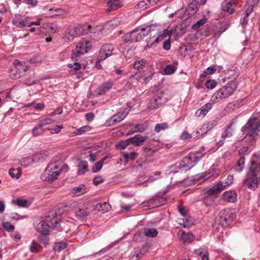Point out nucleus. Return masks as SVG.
I'll use <instances>...</instances> for the list:
<instances>
[{
  "mask_svg": "<svg viewBox=\"0 0 260 260\" xmlns=\"http://www.w3.org/2000/svg\"><path fill=\"white\" fill-rule=\"evenodd\" d=\"M59 220L57 214L53 211H50L35 225V228L42 235H47L49 228L56 227Z\"/></svg>",
  "mask_w": 260,
  "mask_h": 260,
  "instance_id": "obj_1",
  "label": "nucleus"
},
{
  "mask_svg": "<svg viewBox=\"0 0 260 260\" xmlns=\"http://www.w3.org/2000/svg\"><path fill=\"white\" fill-rule=\"evenodd\" d=\"M243 138L250 141H254L257 136H260V119L256 117L250 118L242 128Z\"/></svg>",
  "mask_w": 260,
  "mask_h": 260,
  "instance_id": "obj_2",
  "label": "nucleus"
},
{
  "mask_svg": "<svg viewBox=\"0 0 260 260\" xmlns=\"http://www.w3.org/2000/svg\"><path fill=\"white\" fill-rule=\"evenodd\" d=\"M62 162L57 158L52 159L41 176V179L52 182L57 178L61 170Z\"/></svg>",
  "mask_w": 260,
  "mask_h": 260,
  "instance_id": "obj_3",
  "label": "nucleus"
},
{
  "mask_svg": "<svg viewBox=\"0 0 260 260\" xmlns=\"http://www.w3.org/2000/svg\"><path fill=\"white\" fill-rule=\"evenodd\" d=\"M151 26L152 25H149L146 27L133 30L122 37L123 41L126 43L140 41L150 32Z\"/></svg>",
  "mask_w": 260,
  "mask_h": 260,
  "instance_id": "obj_4",
  "label": "nucleus"
},
{
  "mask_svg": "<svg viewBox=\"0 0 260 260\" xmlns=\"http://www.w3.org/2000/svg\"><path fill=\"white\" fill-rule=\"evenodd\" d=\"M90 28L91 25H90L80 24L77 26H70L66 31L64 34V38L67 41H72L75 38L87 33Z\"/></svg>",
  "mask_w": 260,
  "mask_h": 260,
  "instance_id": "obj_5",
  "label": "nucleus"
},
{
  "mask_svg": "<svg viewBox=\"0 0 260 260\" xmlns=\"http://www.w3.org/2000/svg\"><path fill=\"white\" fill-rule=\"evenodd\" d=\"M204 154L200 151L191 152L188 155L185 157L180 162L179 168L181 170H188L194 166Z\"/></svg>",
  "mask_w": 260,
  "mask_h": 260,
  "instance_id": "obj_6",
  "label": "nucleus"
},
{
  "mask_svg": "<svg viewBox=\"0 0 260 260\" xmlns=\"http://www.w3.org/2000/svg\"><path fill=\"white\" fill-rule=\"evenodd\" d=\"M235 215L232 211L229 209H223L220 211L218 214L216 220L223 227H226L233 220Z\"/></svg>",
  "mask_w": 260,
  "mask_h": 260,
  "instance_id": "obj_7",
  "label": "nucleus"
},
{
  "mask_svg": "<svg viewBox=\"0 0 260 260\" xmlns=\"http://www.w3.org/2000/svg\"><path fill=\"white\" fill-rule=\"evenodd\" d=\"M13 64L15 66V69L12 70L10 73V77L12 79L21 78L24 75V73L28 70L27 66L25 65L22 62L17 59L14 61Z\"/></svg>",
  "mask_w": 260,
  "mask_h": 260,
  "instance_id": "obj_8",
  "label": "nucleus"
},
{
  "mask_svg": "<svg viewBox=\"0 0 260 260\" xmlns=\"http://www.w3.org/2000/svg\"><path fill=\"white\" fill-rule=\"evenodd\" d=\"M90 48V45L89 41L85 40L80 41L76 46L75 51L73 52L71 58L74 61L78 60V57L86 53Z\"/></svg>",
  "mask_w": 260,
  "mask_h": 260,
  "instance_id": "obj_9",
  "label": "nucleus"
},
{
  "mask_svg": "<svg viewBox=\"0 0 260 260\" xmlns=\"http://www.w3.org/2000/svg\"><path fill=\"white\" fill-rule=\"evenodd\" d=\"M237 88L235 82H231L226 85L223 86L218 90L216 93V97L220 99L226 98L234 93Z\"/></svg>",
  "mask_w": 260,
  "mask_h": 260,
  "instance_id": "obj_10",
  "label": "nucleus"
},
{
  "mask_svg": "<svg viewBox=\"0 0 260 260\" xmlns=\"http://www.w3.org/2000/svg\"><path fill=\"white\" fill-rule=\"evenodd\" d=\"M243 182L249 189L254 190L258 186L260 183V178L248 172L246 178L243 180Z\"/></svg>",
  "mask_w": 260,
  "mask_h": 260,
  "instance_id": "obj_11",
  "label": "nucleus"
},
{
  "mask_svg": "<svg viewBox=\"0 0 260 260\" xmlns=\"http://www.w3.org/2000/svg\"><path fill=\"white\" fill-rule=\"evenodd\" d=\"M114 50V47L112 44L108 43L102 45L99 52V60H104L107 57L112 55Z\"/></svg>",
  "mask_w": 260,
  "mask_h": 260,
  "instance_id": "obj_12",
  "label": "nucleus"
},
{
  "mask_svg": "<svg viewBox=\"0 0 260 260\" xmlns=\"http://www.w3.org/2000/svg\"><path fill=\"white\" fill-rule=\"evenodd\" d=\"M248 172L260 178V158L256 155L252 156Z\"/></svg>",
  "mask_w": 260,
  "mask_h": 260,
  "instance_id": "obj_13",
  "label": "nucleus"
},
{
  "mask_svg": "<svg viewBox=\"0 0 260 260\" xmlns=\"http://www.w3.org/2000/svg\"><path fill=\"white\" fill-rule=\"evenodd\" d=\"M224 187L225 185H223V183L219 181L207 189L206 192L211 197H216L224 188Z\"/></svg>",
  "mask_w": 260,
  "mask_h": 260,
  "instance_id": "obj_14",
  "label": "nucleus"
},
{
  "mask_svg": "<svg viewBox=\"0 0 260 260\" xmlns=\"http://www.w3.org/2000/svg\"><path fill=\"white\" fill-rule=\"evenodd\" d=\"M75 214L78 220H84L89 215V211L87 208H79L75 211Z\"/></svg>",
  "mask_w": 260,
  "mask_h": 260,
  "instance_id": "obj_15",
  "label": "nucleus"
},
{
  "mask_svg": "<svg viewBox=\"0 0 260 260\" xmlns=\"http://www.w3.org/2000/svg\"><path fill=\"white\" fill-rule=\"evenodd\" d=\"M236 4L232 1H224L221 4V10L223 11L227 12L229 14H232L234 13L235 9L234 5Z\"/></svg>",
  "mask_w": 260,
  "mask_h": 260,
  "instance_id": "obj_16",
  "label": "nucleus"
},
{
  "mask_svg": "<svg viewBox=\"0 0 260 260\" xmlns=\"http://www.w3.org/2000/svg\"><path fill=\"white\" fill-rule=\"evenodd\" d=\"M147 139V137L146 136L144 137L140 135H137L134 137L129 138L128 141H130L131 144H133L136 146H141Z\"/></svg>",
  "mask_w": 260,
  "mask_h": 260,
  "instance_id": "obj_17",
  "label": "nucleus"
},
{
  "mask_svg": "<svg viewBox=\"0 0 260 260\" xmlns=\"http://www.w3.org/2000/svg\"><path fill=\"white\" fill-rule=\"evenodd\" d=\"M107 6L108 8L106 10L107 12H111L117 10L122 6V4L119 0H109Z\"/></svg>",
  "mask_w": 260,
  "mask_h": 260,
  "instance_id": "obj_18",
  "label": "nucleus"
},
{
  "mask_svg": "<svg viewBox=\"0 0 260 260\" xmlns=\"http://www.w3.org/2000/svg\"><path fill=\"white\" fill-rule=\"evenodd\" d=\"M222 197L224 201L228 202L234 203L237 199V193L235 191H227L223 193Z\"/></svg>",
  "mask_w": 260,
  "mask_h": 260,
  "instance_id": "obj_19",
  "label": "nucleus"
},
{
  "mask_svg": "<svg viewBox=\"0 0 260 260\" xmlns=\"http://www.w3.org/2000/svg\"><path fill=\"white\" fill-rule=\"evenodd\" d=\"M211 108L212 104L210 103H207L202 106L201 109L198 110L196 112L195 114L197 117H200L201 116H204L208 112L209 110L211 109Z\"/></svg>",
  "mask_w": 260,
  "mask_h": 260,
  "instance_id": "obj_20",
  "label": "nucleus"
},
{
  "mask_svg": "<svg viewBox=\"0 0 260 260\" xmlns=\"http://www.w3.org/2000/svg\"><path fill=\"white\" fill-rule=\"evenodd\" d=\"M86 192V187L84 184H80L79 186L74 187L71 190L72 196H79Z\"/></svg>",
  "mask_w": 260,
  "mask_h": 260,
  "instance_id": "obj_21",
  "label": "nucleus"
},
{
  "mask_svg": "<svg viewBox=\"0 0 260 260\" xmlns=\"http://www.w3.org/2000/svg\"><path fill=\"white\" fill-rule=\"evenodd\" d=\"M112 86L113 84L111 82H106L98 88L97 92L100 95L104 94L112 88Z\"/></svg>",
  "mask_w": 260,
  "mask_h": 260,
  "instance_id": "obj_22",
  "label": "nucleus"
},
{
  "mask_svg": "<svg viewBox=\"0 0 260 260\" xmlns=\"http://www.w3.org/2000/svg\"><path fill=\"white\" fill-rule=\"evenodd\" d=\"M154 96L155 98L158 99L159 104L161 105H164L167 102L169 99L170 98V96L166 93L165 91H161L158 92Z\"/></svg>",
  "mask_w": 260,
  "mask_h": 260,
  "instance_id": "obj_23",
  "label": "nucleus"
},
{
  "mask_svg": "<svg viewBox=\"0 0 260 260\" xmlns=\"http://www.w3.org/2000/svg\"><path fill=\"white\" fill-rule=\"evenodd\" d=\"M172 35V32L168 30V29H165L163 31V32L160 34L157 37H156L154 40V42L151 43V46L154 43H158L159 42L162 41L165 38L167 37H171Z\"/></svg>",
  "mask_w": 260,
  "mask_h": 260,
  "instance_id": "obj_24",
  "label": "nucleus"
},
{
  "mask_svg": "<svg viewBox=\"0 0 260 260\" xmlns=\"http://www.w3.org/2000/svg\"><path fill=\"white\" fill-rule=\"evenodd\" d=\"M48 156V154L45 152H38L32 156L35 163L43 161Z\"/></svg>",
  "mask_w": 260,
  "mask_h": 260,
  "instance_id": "obj_25",
  "label": "nucleus"
},
{
  "mask_svg": "<svg viewBox=\"0 0 260 260\" xmlns=\"http://www.w3.org/2000/svg\"><path fill=\"white\" fill-rule=\"evenodd\" d=\"M213 127V124L212 123H208L203 125L202 127L199 131L196 132V134L201 135V136H203L209 131L211 130Z\"/></svg>",
  "mask_w": 260,
  "mask_h": 260,
  "instance_id": "obj_26",
  "label": "nucleus"
},
{
  "mask_svg": "<svg viewBox=\"0 0 260 260\" xmlns=\"http://www.w3.org/2000/svg\"><path fill=\"white\" fill-rule=\"evenodd\" d=\"M118 114H116L112 116L110 119L107 121V125L108 126L113 125L121 122L124 119V115H122V117L120 118L118 117Z\"/></svg>",
  "mask_w": 260,
  "mask_h": 260,
  "instance_id": "obj_27",
  "label": "nucleus"
},
{
  "mask_svg": "<svg viewBox=\"0 0 260 260\" xmlns=\"http://www.w3.org/2000/svg\"><path fill=\"white\" fill-rule=\"evenodd\" d=\"M46 129H47L46 127L39 123L32 129V134L35 137L38 136L43 134Z\"/></svg>",
  "mask_w": 260,
  "mask_h": 260,
  "instance_id": "obj_28",
  "label": "nucleus"
},
{
  "mask_svg": "<svg viewBox=\"0 0 260 260\" xmlns=\"http://www.w3.org/2000/svg\"><path fill=\"white\" fill-rule=\"evenodd\" d=\"M88 170L87 162L85 160L80 161L78 165V173L84 174Z\"/></svg>",
  "mask_w": 260,
  "mask_h": 260,
  "instance_id": "obj_29",
  "label": "nucleus"
},
{
  "mask_svg": "<svg viewBox=\"0 0 260 260\" xmlns=\"http://www.w3.org/2000/svg\"><path fill=\"white\" fill-rule=\"evenodd\" d=\"M158 232L156 229L154 228L147 229L145 228L144 229V235L150 238H153L157 236Z\"/></svg>",
  "mask_w": 260,
  "mask_h": 260,
  "instance_id": "obj_30",
  "label": "nucleus"
},
{
  "mask_svg": "<svg viewBox=\"0 0 260 260\" xmlns=\"http://www.w3.org/2000/svg\"><path fill=\"white\" fill-rule=\"evenodd\" d=\"M245 164V157L241 156L240 158L238 160L237 164L235 165L234 167L235 171L237 172H241L243 171L244 168Z\"/></svg>",
  "mask_w": 260,
  "mask_h": 260,
  "instance_id": "obj_31",
  "label": "nucleus"
},
{
  "mask_svg": "<svg viewBox=\"0 0 260 260\" xmlns=\"http://www.w3.org/2000/svg\"><path fill=\"white\" fill-rule=\"evenodd\" d=\"M96 208L98 210L101 211L102 212H106L108 211L110 208L111 206L109 204L106 202L103 203H98L96 205Z\"/></svg>",
  "mask_w": 260,
  "mask_h": 260,
  "instance_id": "obj_32",
  "label": "nucleus"
},
{
  "mask_svg": "<svg viewBox=\"0 0 260 260\" xmlns=\"http://www.w3.org/2000/svg\"><path fill=\"white\" fill-rule=\"evenodd\" d=\"M161 106V105L159 104L158 99L155 98L154 96L150 100L148 106L150 109H155L159 108Z\"/></svg>",
  "mask_w": 260,
  "mask_h": 260,
  "instance_id": "obj_33",
  "label": "nucleus"
},
{
  "mask_svg": "<svg viewBox=\"0 0 260 260\" xmlns=\"http://www.w3.org/2000/svg\"><path fill=\"white\" fill-rule=\"evenodd\" d=\"M9 174L12 178L18 179L21 174V169L19 167L17 169L11 168L9 170Z\"/></svg>",
  "mask_w": 260,
  "mask_h": 260,
  "instance_id": "obj_34",
  "label": "nucleus"
},
{
  "mask_svg": "<svg viewBox=\"0 0 260 260\" xmlns=\"http://www.w3.org/2000/svg\"><path fill=\"white\" fill-rule=\"evenodd\" d=\"M181 238L184 242H190L193 240L194 236L191 233L183 232L181 235Z\"/></svg>",
  "mask_w": 260,
  "mask_h": 260,
  "instance_id": "obj_35",
  "label": "nucleus"
},
{
  "mask_svg": "<svg viewBox=\"0 0 260 260\" xmlns=\"http://www.w3.org/2000/svg\"><path fill=\"white\" fill-rule=\"evenodd\" d=\"M159 0H143L139 3V5L141 7H144L145 8L149 7L150 6H153Z\"/></svg>",
  "mask_w": 260,
  "mask_h": 260,
  "instance_id": "obj_36",
  "label": "nucleus"
},
{
  "mask_svg": "<svg viewBox=\"0 0 260 260\" xmlns=\"http://www.w3.org/2000/svg\"><path fill=\"white\" fill-rule=\"evenodd\" d=\"M197 11V6L193 3H190L186 9V12H187V14L190 15H192L194 14Z\"/></svg>",
  "mask_w": 260,
  "mask_h": 260,
  "instance_id": "obj_37",
  "label": "nucleus"
},
{
  "mask_svg": "<svg viewBox=\"0 0 260 260\" xmlns=\"http://www.w3.org/2000/svg\"><path fill=\"white\" fill-rule=\"evenodd\" d=\"M22 166L27 167L34 162L32 157L27 156L22 158L20 161Z\"/></svg>",
  "mask_w": 260,
  "mask_h": 260,
  "instance_id": "obj_38",
  "label": "nucleus"
},
{
  "mask_svg": "<svg viewBox=\"0 0 260 260\" xmlns=\"http://www.w3.org/2000/svg\"><path fill=\"white\" fill-rule=\"evenodd\" d=\"M131 144L130 141H128V139L125 140L120 141L116 145V147L121 149H125L128 144Z\"/></svg>",
  "mask_w": 260,
  "mask_h": 260,
  "instance_id": "obj_39",
  "label": "nucleus"
},
{
  "mask_svg": "<svg viewBox=\"0 0 260 260\" xmlns=\"http://www.w3.org/2000/svg\"><path fill=\"white\" fill-rule=\"evenodd\" d=\"M138 153L135 152H133L130 153H124L123 155L126 162H128L129 160L135 159Z\"/></svg>",
  "mask_w": 260,
  "mask_h": 260,
  "instance_id": "obj_40",
  "label": "nucleus"
},
{
  "mask_svg": "<svg viewBox=\"0 0 260 260\" xmlns=\"http://www.w3.org/2000/svg\"><path fill=\"white\" fill-rule=\"evenodd\" d=\"M215 173L216 171H214V169H212L203 173L202 175V177L204 180H206L211 178V177L214 176V174Z\"/></svg>",
  "mask_w": 260,
  "mask_h": 260,
  "instance_id": "obj_41",
  "label": "nucleus"
},
{
  "mask_svg": "<svg viewBox=\"0 0 260 260\" xmlns=\"http://www.w3.org/2000/svg\"><path fill=\"white\" fill-rule=\"evenodd\" d=\"M91 129L90 126L85 125L79 128H78L76 132H74L73 133L75 135H81L84 132H88Z\"/></svg>",
  "mask_w": 260,
  "mask_h": 260,
  "instance_id": "obj_42",
  "label": "nucleus"
},
{
  "mask_svg": "<svg viewBox=\"0 0 260 260\" xmlns=\"http://www.w3.org/2000/svg\"><path fill=\"white\" fill-rule=\"evenodd\" d=\"M67 247V244L65 242H58L56 243L54 246L53 249L55 251H60Z\"/></svg>",
  "mask_w": 260,
  "mask_h": 260,
  "instance_id": "obj_43",
  "label": "nucleus"
},
{
  "mask_svg": "<svg viewBox=\"0 0 260 260\" xmlns=\"http://www.w3.org/2000/svg\"><path fill=\"white\" fill-rule=\"evenodd\" d=\"M232 124H230L226 128V129L224 131V132L222 134V138H227L230 137L232 136L234 130L232 128Z\"/></svg>",
  "mask_w": 260,
  "mask_h": 260,
  "instance_id": "obj_44",
  "label": "nucleus"
},
{
  "mask_svg": "<svg viewBox=\"0 0 260 260\" xmlns=\"http://www.w3.org/2000/svg\"><path fill=\"white\" fill-rule=\"evenodd\" d=\"M63 126L62 124L61 125H56L55 127L53 128H49V127H47L46 128L52 134H57L61 131V130L63 128Z\"/></svg>",
  "mask_w": 260,
  "mask_h": 260,
  "instance_id": "obj_45",
  "label": "nucleus"
},
{
  "mask_svg": "<svg viewBox=\"0 0 260 260\" xmlns=\"http://www.w3.org/2000/svg\"><path fill=\"white\" fill-rule=\"evenodd\" d=\"M168 127V125L167 123H159V124H157L155 125L154 130L156 132L159 133L161 131L164 130V129L167 128Z\"/></svg>",
  "mask_w": 260,
  "mask_h": 260,
  "instance_id": "obj_46",
  "label": "nucleus"
},
{
  "mask_svg": "<svg viewBox=\"0 0 260 260\" xmlns=\"http://www.w3.org/2000/svg\"><path fill=\"white\" fill-rule=\"evenodd\" d=\"M147 128V126L145 124H138L135 126L134 127L133 132H143Z\"/></svg>",
  "mask_w": 260,
  "mask_h": 260,
  "instance_id": "obj_47",
  "label": "nucleus"
},
{
  "mask_svg": "<svg viewBox=\"0 0 260 260\" xmlns=\"http://www.w3.org/2000/svg\"><path fill=\"white\" fill-rule=\"evenodd\" d=\"M3 227L8 232H11L14 231L15 227L11 224L10 222L7 221L3 223Z\"/></svg>",
  "mask_w": 260,
  "mask_h": 260,
  "instance_id": "obj_48",
  "label": "nucleus"
},
{
  "mask_svg": "<svg viewBox=\"0 0 260 260\" xmlns=\"http://www.w3.org/2000/svg\"><path fill=\"white\" fill-rule=\"evenodd\" d=\"M176 70L174 65H167L165 68V72L166 74L171 75L173 74Z\"/></svg>",
  "mask_w": 260,
  "mask_h": 260,
  "instance_id": "obj_49",
  "label": "nucleus"
},
{
  "mask_svg": "<svg viewBox=\"0 0 260 260\" xmlns=\"http://www.w3.org/2000/svg\"><path fill=\"white\" fill-rule=\"evenodd\" d=\"M207 21V19L206 18H202L199 20L197 23L193 24L192 26V28L193 29H197L199 28L201 25H203L206 23Z\"/></svg>",
  "mask_w": 260,
  "mask_h": 260,
  "instance_id": "obj_50",
  "label": "nucleus"
},
{
  "mask_svg": "<svg viewBox=\"0 0 260 260\" xmlns=\"http://www.w3.org/2000/svg\"><path fill=\"white\" fill-rule=\"evenodd\" d=\"M152 201H154L156 202L157 201L160 203L161 204H163L164 202L166 201V199L162 197H160L159 196L155 195L152 197V199L148 200V203H150Z\"/></svg>",
  "mask_w": 260,
  "mask_h": 260,
  "instance_id": "obj_51",
  "label": "nucleus"
},
{
  "mask_svg": "<svg viewBox=\"0 0 260 260\" xmlns=\"http://www.w3.org/2000/svg\"><path fill=\"white\" fill-rule=\"evenodd\" d=\"M103 167L102 161H98L96 162L92 168V171L93 173H96L100 171Z\"/></svg>",
  "mask_w": 260,
  "mask_h": 260,
  "instance_id": "obj_52",
  "label": "nucleus"
},
{
  "mask_svg": "<svg viewBox=\"0 0 260 260\" xmlns=\"http://www.w3.org/2000/svg\"><path fill=\"white\" fill-rule=\"evenodd\" d=\"M145 66V61L144 60H139L136 61L134 64V67L135 69L138 70L143 69Z\"/></svg>",
  "mask_w": 260,
  "mask_h": 260,
  "instance_id": "obj_53",
  "label": "nucleus"
},
{
  "mask_svg": "<svg viewBox=\"0 0 260 260\" xmlns=\"http://www.w3.org/2000/svg\"><path fill=\"white\" fill-rule=\"evenodd\" d=\"M39 83V80H32L30 78L26 79L24 80V84L27 86H30Z\"/></svg>",
  "mask_w": 260,
  "mask_h": 260,
  "instance_id": "obj_54",
  "label": "nucleus"
},
{
  "mask_svg": "<svg viewBox=\"0 0 260 260\" xmlns=\"http://www.w3.org/2000/svg\"><path fill=\"white\" fill-rule=\"evenodd\" d=\"M31 106H33L34 108L38 110H42L44 107V105L43 103H38L35 104L34 103H31L27 105V107H30Z\"/></svg>",
  "mask_w": 260,
  "mask_h": 260,
  "instance_id": "obj_55",
  "label": "nucleus"
},
{
  "mask_svg": "<svg viewBox=\"0 0 260 260\" xmlns=\"http://www.w3.org/2000/svg\"><path fill=\"white\" fill-rule=\"evenodd\" d=\"M217 84L215 80H208L206 82L205 85L207 88L213 89Z\"/></svg>",
  "mask_w": 260,
  "mask_h": 260,
  "instance_id": "obj_56",
  "label": "nucleus"
},
{
  "mask_svg": "<svg viewBox=\"0 0 260 260\" xmlns=\"http://www.w3.org/2000/svg\"><path fill=\"white\" fill-rule=\"evenodd\" d=\"M213 200L212 197L208 195L204 198L203 202L206 206H209L213 204Z\"/></svg>",
  "mask_w": 260,
  "mask_h": 260,
  "instance_id": "obj_57",
  "label": "nucleus"
},
{
  "mask_svg": "<svg viewBox=\"0 0 260 260\" xmlns=\"http://www.w3.org/2000/svg\"><path fill=\"white\" fill-rule=\"evenodd\" d=\"M129 112V110L127 108H122L121 109L118 113H117V114H118V117L120 118L122 117V115L124 116V119L126 117L128 113Z\"/></svg>",
  "mask_w": 260,
  "mask_h": 260,
  "instance_id": "obj_58",
  "label": "nucleus"
},
{
  "mask_svg": "<svg viewBox=\"0 0 260 260\" xmlns=\"http://www.w3.org/2000/svg\"><path fill=\"white\" fill-rule=\"evenodd\" d=\"M27 202V201L26 200L18 199L16 200V205L19 207H25Z\"/></svg>",
  "mask_w": 260,
  "mask_h": 260,
  "instance_id": "obj_59",
  "label": "nucleus"
},
{
  "mask_svg": "<svg viewBox=\"0 0 260 260\" xmlns=\"http://www.w3.org/2000/svg\"><path fill=\"white\" fill-rule=\"evenodd\" d=\"M49 11H53L55 13L52 16H58L62 15L64 13V11L61 9L56 8V9H49Z\"/></svg>",
  "mask_w": 260,
  "mask_h": 260,
  "instance_id": "obj_60",
  "label": "nucleus"
},
{
  "mask_svg": "<svg viewBox=\"0 0 260 260\" xmlns=\"http://www.w3.org/2000/svg\"><path fill=\"white\" fill-rule=\"evenodd\" d=\"M28 24L25 20H20L19 22L16 21L15 22L16 25L20 28L27 26Z\"/></svg>",
  "mask_w": 260,
  "mask_h": 260,
  "instance_id": "obj_61",
  "label": "nucleus"
},
{
  "mask_svg": "<svg viewBox=\"0 0 260 260\" xmlns=\"http://www.w3.org/2000/svg\"><path fill=\"white\" fill-rule=\"evenodd\" d=\"M207 252V250L205 249H201V248H199V249H196L194 250V252L197 254L199 256H200L201 257L204 255L205 254V253H206Z\"/></svg>",
  "mask_w": 260,
  "mask_h": 260,
  "instance_id": "obj_62",
  "label": "nucleus"
},
{
  "mask_svg": "<svg viewBox=\"0 0 260 260\" xmlns=\"http://www.w3.org/2000/svg\"><path fill=\"white\" fill-rule=\"evenodd\" d=\"M103 182V179L102 177L100 176H97L95 177L93 179V183L97 185Z\"/></svg>",
  "mask_w": 260,
  "mask_h": 260,
  "instance_id": "obj_63",
  "label": "nucleus"
},
{
  "mask_svg": "<svg viewBox=\"0 0 260 260\" xmlns=\"http://www.w3.org/2000/svg\"><path fill=\"white\" fill-rule=\"evenodd\" d=\"M171 47V42L170 39L167 40H166L164 42L163 48L165 50H168L170 49Z\"/></svg>",
  "mask_w": 260,
  "mask_h": 260,
  "instance_id": "obj_64",
  "label": "nucleus"
}]
</instances>
